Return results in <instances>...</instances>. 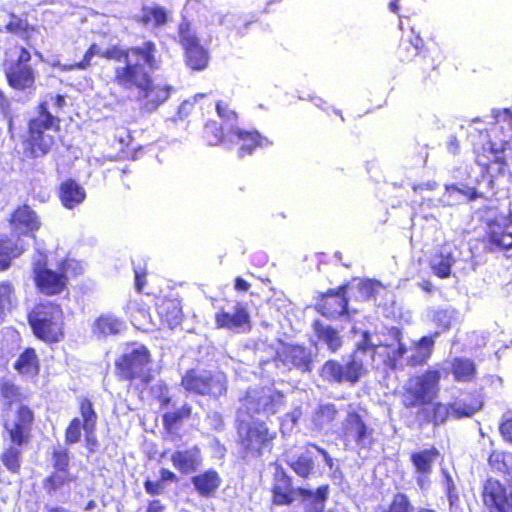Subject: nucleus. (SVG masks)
Instances as JSON below:
<instances>
[{"mask_svg":"<svg viewBox=\"0 0 512 512\" xmlns=\"http://www.w3.org/2000/svg\"><path fill=\"white\" fill-rule=\"evenodd\" d=\"M442 371L429 367L408 377L399 391L400 405L408 411L416 410L419 424H444L451 415L455 419L470 418L484 406V396L480 390L465 391L460 398L445 404L436 401L439 396Z\"/></svg>","mask_w":512,"mask_h":512,"instance_id":"1","label":"nucleus"},{"mask_svg":"<svg viewBox=\"0 0 512 512\" xmlns=\"http://www.w3.org/2000/svg\"><path fill=\"white\" fill-rule=\"evenodd\" d=\"M409 347L404 339L403 330L392 326L388 328L386 338L373 344L369 334H363V339L356 345L343 363L337 359L326 360L319 368V377L328 384L348 383L354 385L366 375V358L371 365L397 371L404 368Z\"/></svg>","mask_w":512,"mask_h":512,"instance_id":"2","label":"nucleus"},{"mask_svg":"<svg viewBox=\"0 0 512 512\" xmlns=\"http://www.w3.org/2000/svg\"><path fill=\"white\" fill-rule=\"evenodd\" d=\"M145 64L126 62L114 67L112 82L125 91L136 90L139 94L141 109L156 111L170 97L172 87L155 83L152 75L145 70Z\"/></svg>","mask_w":512,"mask_h":512,"instance_id":"3","label":"nucleus"},{"mask_svg":"<svg viewBox=\"0 0 512 512\" xmlns=\"http://www.w3.org/2000/svg\"><path fill=\"white\" fill-rule=\"evenodd\" d=\"M61 123L62 119L50 112L47 101L38 102L21 138L23 156L32 161L48 156L56 146L54 134L60 132Z\"/></svg>","mask_w":512,"mask_h":512,"instance_id":"4","label":"nucleus"},{"mask_svg":"<svg viewBox=\"0 0 512 512\" xmlns=\"http://www.w3.org/2000/svg\"><path fill=\"white\" fill-rule=\"evenodd\" d=\"M130 55L143 61L146 67L151 71L158 70L160 68V58L158 55L157 45L152 40H146L141 45L137 46L123 48L119 45H112L104 50H101L99 45L93 42L88 46L80 61L65 64L62 66V70H87L91 67L92 59L95 56L108 61L123 62L124 65L126 62H131L129 60Z\"/></svg>","mask_w":512,"mask_h":512,"instance_id":"5","label":"nucleus"},{"mask_svg":"<svg viewBox=\"0 0 512 512\" xmlns=\"http://www.w3.org/2000/svg\"><path fill=\"white\" fill-rule=\"evenodd\" d=\"M409 19H403L404 26L402 38L397 49V56L401 62H411L416 59V65L420 74L421 84L429 86L435 84L439 77L440 60L436 57H429L430 51L425 47L424 40L420 36V31L415 25L410 24L411 16L414 12L407 14Z\"/></svg>","mask_w":512,"mask_h":512,"instance_id":"6","label":"nucleus"},{"mask_svg":"<svg viewBox=\"0 0 512 512\" xmlns=\"http://www.w3.org/2000/svg\"><path fill=\"white\" fill-rule=\"evenodd\" d=\"M27 322L36 339L52 345L65 339V314L55 301H39L27 313Z\"/></svg>","mask_w":512,"mask_h":512,"instance_id":"7","label":"nucleus"},{"mask_svg":"<svg viewBox=\"0 0 512 512\" xmlns=\"http://www.w3.org/2000/svg\"><path fill=\"white\" fill-rule=\"evenodd\" d=\"M152 355L149 348L140 344L129 351L121 353L114 360V375L119 382H125L128 387L141 390L153 381L150 368Z\"/></svg>","mask_w":512,"mask_h":512,"instance_id":"8","label":"nucleus"},{"mask_svg":"<svg viewBox=\"0 0 512 512\" xmlns=\"http://www.w3.org/2000/svg\"><path fill=\"white\" fill-rule=\"evenodd\" d=\"M271 502L276 506H291L296 497L304 505H317L326 503L329 498L330 486L323 484L315 490L305 487L293 486V478L282 468L278 467L274 474L270 488Z\"/></svg>","mask_w":512,"mask_h":512,"instance_id":"9","label":"nucleus"},{"mask_svg":"<svg viewBox=\"0 0 512 512\" xmlns=\"http://www.w3.org/2000/svg\"><path fill=\"white\" fill-rule=\"evenodd\" d=\"M83 271L82 263L70 257L62 258L56 270L49 268L46 262L37 261L32 268L33 282L40 294L56 296L67 289L69 278L77 277Z\"/></svg>","mask_w":512,"mask_h":512,"instance_id":"10","label":"nucleus"},{"mask_svg":"<svg viewBox=\"0 0 512 512\" xmlns=\"http://www.w3.org/2000/svg\"><path fill=\"white\" fill-rule=\"evenodd\" d=\"M31 61L32 53L23 45H15L5 51L2 68L11 89L27 93L36 90L38 72Z\"/></svg>","mask_w":512,"mask_h":512,"instance_id":"11","label":"nucleus"},{"mask_svg":"<svg viewBox=\"0 0 512 512\" xmlns=\"http://www.w3.org/2000/svg\"><path fill=\"white\" fill-rule=\"evenodd\" d=\"M453 313L449 309L439 308L433 311L432 322L438 331L432 335H425L412 343V353L408 355L406 365L408 367H422L430 360L435 346V338L440 333L448 331L452 325Z\"/></svg>","mask_w":512,"mask_h":512,"instance_id":"12","label":"nucleus"},{"mask_svg":"<svg viewBox=\"0 0 512 512\" xmlns=\"http://www.w3.org/2000/svg\"><path fill=\"white\" fill-rule=\"evenodd\" d=\"M180 385L188 392L211 399H219L227 392L226 379L222 374L207 372L199 373L195 368L185 371L181 377Z\"/></svg>","mask_w":512,"mask_h":512,"instance_id":"13","label":"nucleus"},{"mask_svg":"<svg viewBox=\"0 0 512 512\" xmlns=\"http://www.w3.org/2000/svg\"><path fill=\"white\" fill-rule=\"evenodd\" d=\"M507 145L506 142L497 148L494 143H490L475 151V162L481 169V176L488 179L490 188H493L495 180L508 170L509 165L505 156Z\"/></svg>","mask_w":512,"mask_h":512,"instance_id":"14","label":"nucleus"},{"mask_svg":"<svg viewBox=\"0 0 512 512\" xmlns=\"http://www.w3.org/2000/svg\"><path fill=\"white\" fill-rule=\"evenodd\" d=\"M179 38L184 50L185 65L192 71H203L209 65V51L200 43L198 37L190 31L189 24L179 27Z\"/></svg>","mask_w":512,"mask_h":512,"instance_id":"15","label":"nucleus"},{"mask_svg":"<svg viewBox=\"0 0 512 512\" xmlns=\"http://www.w3.org/2000/svg\"><path fill=\"white\" fill-rule=\"evenodd\" d=\"M276 437L277 432L266 421L256 419L247 425L239 443L245 452L260 456L264 448L272 446Z\"/></svg>","mask_w":512,"mask_h":512,"instance_id":"16","label":"nucleus"},{"mask_svg":"<svg viewBox=\"0 0 512 512\" xmlns=\"http://www.w3.org/2000/svg\"><path fill=\"white\" fill-rule=\"evenodd\" d=\"M35 413L26 404L18 405L13 421H4L3 428L12 444L27 445L32 437Z\"/></svg>","mask_w":512,"mask_h":512,"instance_id":"17","label":"nucleus"},{"mask_svg":"<svg viewBox=\"0 0 512 512\" xmlns=\"http://www.w3.org/2000/svg\"><path fill=\"white\" fill-rule=\"evenodd\" d=\"M273 361L289 370L295 369L303 374L310 373L314 366L313 354L307 347L300 344L283 343L276 351Z\"/></svg>","mask_w":512,"mask_h":512,"instance_id":"18","label":"nucleus"},{"mask_svg":"<svg viewBox=\"0 0 512 512\" xmlns=\"http://www.w3.org/2000/svg\"><path fill=\"white\" fill-rule=\"evenodd\" d=\"M484 512H512V491L500 480L489 477L481 490Z\"/></svg>","mask_w":512,"mask_h":512,"instance_id":"19","label":"nucleus"},{"mask_svg":"<svg viewBox=\"0 0 512 512\" xmlns=\"http://www.w3.org/2000/svg\"><path fill=\"white\" fill-rule=\"evenodd\" d=\"M348 283L328 289L317 298L315 309L327 319H337L348 314L349 300L346 296Z\"/></svg>","mask_w":512,"mask_h":512,"instance_id":"20","label":"nucleus"},{"mask_svg":"<svg viewBox=\"0 0 512 512\" xmlns=\"http://www.w3.org/2000/svg\"><path fill=\"white\" fill-rule=\"evenodd\" d=\"M301 453L298 454L294 459L287 461V465L293 470V472L302 479H308L313 473L315 468L314 459L316 454H320L326 465L331 469L334 466L333 458L330 456L328 451L317 444L312 442H306L302 448Z\"/></svg>","mask_w":512,"mask_h":512,"instance_id":"21","label":"nucleus"},{"mask_svg":"<svg viewBox=\"0 0 512 512\" xmlns=\"http://www.w3.org/2000/svg\"><path fill=\"white\" fill-rule=\"evenodd\" d=\"M245 399L256 413L275 414L285 403V395L282 391L266 387L254 393H247Z\"/></svg>","mask_w":512,"mask_h":512,"instance_id":"22","label":"nucleus"},{"mask_svg":"<svg viewBox=\"0 0 512 512\" xmlns=\"http://www.w3.org/2000/svg\"><path fill=\"white\" fill-rule=\"evenodd\" d=\"M343 430L360 447H370L375 443L374 429L366 423L362 415L356 410L347 413Z\"/></svg>","mask_w":512,"mask_h":512,"instance_id":"23","label":"nucleus"},{"mask_svg":"<svg viewBox=\"0 0 512 512\" xmlns=\"http://www.w3.org/2000/svg\"><path fill=\"white\" fill-rule=\"evenodd\" d=\"M8 223L19 236L34 237L41 227L37 213L27 204L16 207L10 214Z\"/></svg>","mask_w":512,"mask_h":512,"instance_id":"24","label":"nucleus"},{"mask_svg":"<svg viewBox=\"0 0 512 512\" xmlns=\"http://www.w3.org/2000/svg\"><path fill=\"white\" fill-rule=\"evenodd\" d=\"M214 320L217 329L239 331L242 328L249 329L251 326V317L247 305L243 302H236L232 313L223 308L219 309Z\"/></svg>","mask_w":512,"mask_h":512,"instance_id":"25","label":"nucleus"},{"mask_svg":"<svg viewBox=\"0 0 512 512\" xmlns=\"http://www.w3.org/2000/svg\"><path fill=\"white\" fill-rule=\"evenodd\" d=\"M441 454L436 446L413 451L409 455V460L414 468L417 483L422 485L423 481L428 480L433 472L434 464L440 458Z\"/></svg>","mask_w":512,"mask_h":512,"instance_id":"26","label":"nucleus"},{"mask_svg":"<svg viewBox=\"0 0 512 512\" xmlns=\"http://www.w3.org/2000/svg\"><path fill=\"white\" fill-rule=\"evenodd\" d=\"M507 228L508 224L497 217L487 221L483 241L487 243L490 250L512 249V233L507 232Z\"/></svg>","mask_w":512,"mask_h":512,"instance_id":"27","label":"nucleus"},{"mask_svg":"<svg viewBox=\"0 0 512 512\" xmlns=\"http://www.w3.org/2000/svg\"><path fill=\"white\" fill-rule=\"evenodd\" d=\"M26 251V245L19 235L0 236V272L8 270L14 259Z\"/></svg>","mask_w":512,"mask_h":512,"instance_id":"28","label":"nucleus"},{"mask_svg":"<svg viewBox=\"0 0 512 512\" xmlns=\"http://www.w3.org/2000/svg\"><path fill=\"white\" fill-rule=\"evenodd\" d=\"M231 133L236 137L239 143L237 155L240 158L251 155L257 148L268 144V140L257 130H246L242 128H232Z\"/></svg>","mask_w":512,"mask_h":512,"instance_id":"29","label":"nucleus"},{"mask_svg":"<svg viewBox=\"0 0 512 512\" xmlns=\"http://www.w3.org/2000/svg\"><path fill=\"white\" fill-rule=\"evenodd\" d=\"M190 481L196 493L203 498L214 497L222 483L220 474L213 468L192 476Z\"/></svg>","mask_w":512,"mask_h":512,"instance_id":"30","label":"nucleus"},{"mask_svg":"<svg viewBox=\"0 0 512 512\" xmlns=\"http://www.w3.org/2000/svg\"><path fill=\"white\" fill-rule=\"evenodd\" d=\"M18 375L26 378H37L41 372V362L34 347H26L13 363Z\"/></svg>","mask_w":512,"mask_h":512,"instance_id":"31","label":"nucleus"},{"mask_svg":"<svg viewBox=\"0 0 512 512\" xmlns=\"http://www.w3.org/2000/svg\"><path fill=\"white\" fill-rule=\"evenodd\" d=\"M171 462L181 474L195 472L202 464L201 450L197 445L185 450H176L171 456Z\"/></svg>","mask_w":512,"mask_h":512,"instance_id":"32","label":"nucleus"},{"mask_svg":"<svg viewBox=\"0 0 512 512\" xmlns=\"http://www.w3.org/2000/svg\"><path fill=\"white\" fill-rule=\"evenodd\" d=\"M78 408L81 418H83L85 440L87 446L92 451L91 447L97 445V439L94 434L97 426L98 415L94 409L92 401L87 397L80 399Z\"/></svg>","mask_w":512,"mask_h":512,"instance_id":"33","label":"nucleus"},{"mask_svg":"<svg viewBox=\"0 0 512 512\" xmlns=\"http://www.w3.org/2000/svg\"><path fill=\"white\" fill-rule=\"evenodd\" d=\"M157 314L162 326L169 329L177 327L183 319L182 307L178 300L164 298L157 304Z\"/></svg>","mask_w":512,"mask_h":512,"instance_id":"34","label":"nucleus"},{"mask_svg":"<svg viewBox=\"0 0 512 512\" xmlns=\"http://www.w3.org/2000/svg\"><path fill=\"white\" fill-rule=\"evenodd\" d=\"M453 380L457 383H470L477 379L478 368L476 363L468 357H455L450 363Z\"/></svg>","mask_w":512,"mask_h":512,"instance_id":"35","label":"nucleus"},{"mask_svg":"<svg viewBox=\"0 0 512 512\" xmlns=\"http://www.w3.org/2000/svg\"><path fill=\"white\" fill-rule=\"evenodd\" d=\"M76 480L72 473L51 472L43 479L42 486L49 496L64 495L70 493V484Z\"/></svg>","mask_w":512,"mask_h":512,"instance_id":"36","label":"nucleus"},{"mask_svg":"<svg viewBox=\"0 0 512 512\" xmlns=\"http://www.w3.org/2000/svg\"><path fill=\"white\" fill-rule=\"evenodd\" d=\"M86 198L84 188L74 179L68 178L59 186V199L67 209H73L81 204Z\"/></svg>","mask_w":512,"mask_h":512,"instance_id":"37","label":"nucleus"},{"mask_svg":"<svg viewBox=\"0 0 512 512\" xmlns=\"http://www.w3.org/2000/svg\"><path fill=\"white\" fill-rule=\"evenodd\" d=\"M312 329L317 340L324 343L331 353H336L340 350L343 341L337 329L324 324L318 319L312 322Z\"/></svg>","mask_w":512,"mask_h":512,"instance_id":"38","label":"nucleus"},{"mask_svg":"<svg viewBox=\"0 0 512 512\" xmlns=\"http://www.w3.org/2000/svg\"><path fill=\"white\" fill-rule=\"evenodd\" d=\"M135 20L142 26L159 28L168 23L169 12L166 8L159 5L143 6L141 8V14L137 16Z\"/></svg>","mask_w":512,"mask_h":512,"instance_id":"39","label":"nucleus"},{"mask_svg":"<svg viewBox=\"0 0 512 512\" xmlns=\"http://www.w3.org/2000/svg\"><path fill=\"white\" fill-rule=\"evenodd\" d=\"M192 405L184 403L180 408L167 411L162 415V423L166 433L174 434L180 428L185 420H188L192 415Z\"/></svg>","mask_w":512,"mask_h":512,"instance_id":"40","label":"nucleus"},{"mask_svg":"<svg viewBox=\"0 0 512 512\" xmlns=\"http://www.w3.org/2000/svg\"><path fill=\"white\" fill-rule=\"evenodd\" d=\"M24 445L10 444L0 454V462L10 474H20L23 463Z\"/></svg>","mask_w":512,"mask_h":512,"instance_id":"41","label":"nucleus"},{"mask_svg":"<svg viewBox=\"0 0 512 512\" xmlns=\"http://www.w3.org/2000/svg\"><path fill=\"white\" fill-rule=\"evenodd\" d=\"M0 397L4 400L5 410H10L13 404L20 403L25 398L21 388L7 378L0 380Z\"/></svg>","mask_w":512,"mask_h":512,"instance_id":"42","label":"nucleus"},{"mask_svg":"<svg viewBox=\"0 0 512 512\" xmlns=\"http://www.w3.org/2000/svg\"><path fill=\"white\" fill-rule=\"evenodd\" d=\"M122 321L112 315L99 316L93 325L94 333L101 336H110L120 333Z\"/></svg>","mask_w":512,"mask_h":512,"instance_id":"43","label":"nucleus"},{"mask_svg":"<svg viewBox=\"0 0 512 512\" xmlns=\"http://www.w3.org/2000/svg\"><path fill=\"white\" fill-rule=\"evenodd\" d=\"M4 30L7 33L19 35L24 41L28 42L30 39L29 34L35 31V27L30 25L27 20L10 12L9 21L4 26Z\"/></svg>","mask_w":512,"mask_h":512,"instance_id":"44","label":"nucleus"},{"mask_svg":"<svg viewBox=\"0 0 512 512\" xmlns=\"http://www.w3.org/2000/svg\"><path fill=\"white\" fill-rule=\"evenodd\" d=\"M488 464L496 472L509 474L512 468V454L493 450L488 456Z\"/></svg>","mask_w":512,"mask_h":512,"instance_id":"45","label":"nucleus"},{"mask_svg":"<svg viewBox=\"0 0 512 512\" xmlns=\"http://www.w3.org/2000/svg\"><path fill=\"white\" fill-rule=\"evenodd\" d=\"M338 415V410L333 403L320 404L314 414L313 423L319 428L332 423Z\"/></svg>","mask_w":512,"mask_h":512,"instance_id":"46","label":"nucleus"},{"mask_svg":"<svg viewBox=\"0 0 512 512\" xmlns=\"http://www.w3.org/2000/svg\"><path fill=\"white\" fill-rule=\"evenodd\" d=\"M382 287V283L375 279L359 280L355 286L357 290L356 299L363 302L375 298Z\"/></svg>","mask_w":512,"mask_h":512,"instance_id":"47","label":"nucleus"},{"mask_svg":"<svg viewBox=\"0 0 512 512\" xmlns=\"http://www.w3.org/2000/svg\"><path fill=\"white\" fill-rule=\"evenodd\" d=\"M16 299L15 287L9 280L0 281V315L11 311Z\"/></svg>","mask_w":512,"mask_h":512,"instance_id":"48","label":"nucleus"},{"mask_svg":"<svg viewBox=\"0 0 512 512\" xmlns=\"http://www.w3.org/2000/svg\"><path fill=\"white\" fill-rule=\"evenodd\" d=\"M380 512H414V506L406 493L397 492Z\"/></svg>","mask_w":512,"mask_h":512,"instance_id":"49","label":"nucleus"},{"mask_svg":"<svg viewBox=\"0 0 512 512\" xmlns=\"http://www.w3.org/2000/svg\"><path fill=\"white\" fill-rule=\"evenodd\" d=\"M203 138L210 146L222 144L225 139L222 126L215 120H208L203 127Z\"/></svg>","mask_w":512,"mask_h":512,"instance_id":"50","label":"nucleus"},{"mask_svg":"<svg viewBox=\"0 0 512 512\" xmlns=\"http://www.w3.org/2000/svg\"><path fill=\"white\" fill-rule=\"evenodd\" d=\"M52 472H70V453L67 448L54 449L51 453Z\"/></svg>","mask_w":512,"mask_h":512,"instance_id":"51","label":"nucleus"},{"mask_svg":"<svg viewBox=\"0 0 512 512\" xmlns=\"http://www.w3.org/2000/svg\"><path fill=\"white\" fill-rule=\"evenodd\" d=\"M438 258L439 261L437 263H432L430 268L435 276L440 279H446L451 275L454 258L450 253H440Z\"/></svg>","mask_w":512,"mask_h":512,"instance_id":"52","label":"nucleus"},{"mask_svg":"<svg viewBox=\"0 0 512 512\" xmlns=\"http://www.w3.org/2000/svg\"><path fill=\"white\" fill-rule=\"evenodd\" d=\"M83 429V419L74 417L70 420L64 431V438L66 445L78 443L81 440Z\"/></svg>","mask_w":512,"mask_h":512,"instance_id":"53","label":"nucleus"},{"mask_svg":"<svg viewBox=\"0 0 512 512\" xmlns=\"http://www.w3.org/2000/svg\"><path fill=\"white\" fill-rule=\"evenodd\" d=\"M133 272L135 277V289L138 293H142L147 284L148 269L146 263H134Z\"/></svg>","mask_w":512,"mask_h":512,"instance_id":"54","label":"nucleus"},{"mask_svg":"<svg viewBox=\"0 0 512 512\" xmlns=\"http://www.w3.org/2000/svg\"><path fill=\"white\" fill-rule=\"evenodd\" d=\"M216 112L220 118L229 123H234L238 119L237 113L223 101H218L216 103Z\"/></svg>","mask_w":512,"mask_h":512,"instance_id":"55","label":"nucleus"},{"mask_svg":"<svg viewBox=\"0 0 512 512\" xmlns=\"http://www.w3.org/2000/svg\"><path fill=\"white\" fill-rule=\"evenodd\" d=\"M0 113L1 115L7 119L8 128L12 129L13 127V116L11 112V103L5 93L0 89Z\"/></svg>","mask_w":512,"mask_h":512,"instance_id":"56","label":"nucleus"},{"mask_svg":"<svg viewBox=\"0 0 512 512\" xmlns=\"http://www.w3.org/2000/svg\"><path fill=\"white\" fill-rule=\"evenodd\" d=\"M451 188L453 191L457 192L458 194L463 195L470 201H474L478 198H486L483 193H480L477 191L475 187H469V186H463L459 187L458 185H452Z\"/></svg>","mask_w":512,"mask_h":512,"instance_id":"57","label":"nucleus"},{"mask_svg":"<svg viewBox=\"0 0 512 512\" xmlns=\"http://www.w3.org/2000/svg\"><path fill=\"white\" fill-rule=\"evenodd\" d=\"M144 489L148 495L157 496L164 493L165 486L160 480L153 481L151 479H146L144 481Z\"/></svg>","mask_w":512,"mask_h":512,"instance_id":"58","label":"nucleus"},{"mask_svg":"<svg viewBox=\"0 0 512 512\" xmlns=\"http://www.w3.org/2000/svg\"><path fill=\"white\" fill-rule=\"evenodd\" d=\"M499 431L503 439L512 444V415L500 423Z\"/></svg>","mask_w":512,"mask_h":512,"instance_id":"59","label":"nucleus"},{"mask_svg":"<svg viewBox=\"0 0 512 512\" xmlns=\"http://www.w3.org/2000/svg\"><path fill=\"white\" fill-rule=\"evenodd\" d=\"M400 0H390L388 3V8L391 12L395 13L399 17V23L398 27L400 30H403L404 21L403 19H409V16L406 14H401V8H400Z\"/></svg>","mask_w":512,"mask_h":512,"instance_id":"60","label":"nucleus"},{"mask_svg":"<svg viewBox=\"0 0 512 512\" xmlns=\"http://www.w3.org/2000/svg\"><path fill=\"white\" fill-rule=\"evenodd\" d=\"M165 509V505L159 499H152L147 502L146 512H165Z\"/></svg>","mask_w":512,"mask_h":512,"instance_id":"61","label":"nucleus"},{"mask_svg":"<svg viewBox=\"0 0 512 512\" xmlns=\"http://www.w3.org/2000/svg\"><path fill=\"white\" fill-rule=\"evenodd\" d=\"M160 481L164 482H176L178 480L176 474L169 469L162 468L160 470Z\"/></svg>","mask_w":512,"mask_h":512,"instance_id":"62","label":"nucleus"},{"mask_svg":"<svg viewBox=\"0 0 512 512\" xmlns=\"http://www.w3.org/2000/svg\"><path fill=\"white\" fill-rule=\"evenodd\" d=\"M251 285L242 277H236L234 280V289L241 292H246L250 289Z\"/></svg>","mask_w":512,"mask_h":512,"instance_id":"63","label":"nucleus"},{"mask_svg":"<svg viewBox=\"0 0 512 512\" xmlns=\"http://www.w3.org/2000/svg\"><path fill=\"white\" fill-rule=\"evenodd\" d=\"M305 512H327L326 511V503H321L317 505H304Z\"/></svg>","mask_w":512,"mask_h":512,"instance_id":"64","label":"nucleus"}]
</instances>
